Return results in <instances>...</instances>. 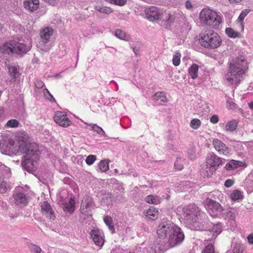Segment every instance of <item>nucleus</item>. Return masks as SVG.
Segmentation results:
<instances>
[{
    "label": "nucleus",
    "mask_w": 253,
    "mask_h": 253,
    "mask_svg": "<svg viewBox=\"0 0 253 253\" xmlns=\"http://www.w3.org/2000/svg\"><path fill=\"white\" fill-rule=\"evenodd\" d=\"M157 233L159 238L162 239H164L169 234L167 244L170 248L180 245L184 239L181 229L169 221H162L158 226Z\"/></svg>",
    "instance_id": "1"
},
{
    "label": "nucleus",
    "mask_w": 253,
    "mask_h": 253,
    "mask_svg": "<svg viewBox=\"0 0 253 253\" xmlns=\"http://www.w3.org/2000/svg\"><path fill=\"white\" fill-rule=\"evenodd\" d=\"M248 68L247 62L243 56L236 57L230 63L225 78L231 84L236 85L239 83Z\"/></svg>",
    "instance_id": "2"
},
{
    "label": "nucleus",
    "mask_w": 253,
    "mask_h": 253,
    "mask_svg": "<svg viewBox=\"0 0 253 253\" xmlns=\"http://www.w3.org/2000/svg\"><path fill=\"white\" fill-rule=\"evenodd\" d=\"M205 207L212 217L223 218L225 219L234 220L235 214L229 209L223 208L217 202L210 198L205 201Z\"/></svg>",
    "instance_id": "3"
},
{
    "label": "nucleus",
    "mask_w": 253,
    "mask_h": 253,
    "mask_svg": "<svg viewBox=\"0 0 253 253\" xmlns=\"http://www.w3.org/2000/svg\"><path fill=\"white\" fill-rule=\"evenodd\" d=\"M29 143L27 141L23 139L19 140L18 142L16 143L13 140L3 138L0 140V149L1 152L5 155H16L19 152L24 153Z\"/></svg>",
    "instance_id": "4"
},
{
    "label": "nucleus",
    "mask_w": 253,
    "mask_h": 253,
    "mask_svg": "<svg viewBox=\"0 0 253 253\" xmlns=\"http://www.w3.org/2000/svg\"><path fill=\"white\" fill-rule=\"evenodd\" d=\"M26 151L24 154V160L21 165L23 168L27 171H34L36 168L37 161L39 160L40 151L39 147L35 143H29L26 148Z\"/></svg>",
    "instance_id": "5"
},
{
    "label": "nucleus",
    "mask_w": 253,
    "mask_h": 253,
    "mask_svg": "<svg viewBox=\"0 0 253 253\" xmlns=\"http://www.w3.org/2000/svg\"><path fill=\"white\" fill-rule=\"evenodd\" d=\"M145 15L150 21L160 19L162 22L161 25L165 26L167 29L171 26L175 19L174 14L165 12L161 14L158 7L156 6H152L146 9Z\"/></svg>",
    "instance_id": "6"
},
{
    "label": "nucleus",
    "mask_w": 253,
    "mask_h": 253,
    "mask_svg": "<svg viewBox=\"0 0 253 253\" xmlns=\"http://www.w3.org/2000/svg\"><path fill=\"white\" fill-rule=\"evenodd\" d=\"M200 42L203 47L212 49L219 47L222 42L220 36L212 30H207L200 34Z\"/></svg>",
    "instance_id": "7"
},
{
    "label": "nucleus",
    "mask_w": 253,
    "mask_h": 253,
    "mask_svg": "<svg viewBox=\"0 0 253 253\" xmlns=\"http://www.w3.org/2000/svg\"><path fill=\"white\" fill-rule=\"evenodd\" d=\"M32 47L30 42L28 44L20 43L16 41H10L5 43L1 47L0 51L4 54L16 53L22 55L26 53Z\"/></svg>",
    "instance_id": "8"
},
{
    "label": "nucleus",
    "mask_w": 253,
    "mask_h": 253,
    "mask_svg": "<svg viewBox=\"0 0 253 253\" xmlns=\"http://www.w3.org/2000/svg\"><path fill=\"white\" fill-rule=\"evenodd\" d=\"M202 23L214 29L218 28L221 22V18L217 13L210 9H203L200 14Z\"/></svg>",
    "instance_id": "9"
},
{
    "label": "nucleus",
    "mask_w": 253,
    "mask_h": 253,
    "mask_svg": "<svg viewBox=\"0 0 253 253\" xmlns=\"http://www.w3.org/2000/svg\"><path fill=\"white\" fill-rule=\"evenodd\" d=\"M201 211L195 204H189L185 206L182 209V216L184 222L188 227L193 223V220L196 219Z\"/></svg>",
    "instance_id": "10"
},
{
    "label": "nucleus",
    "mask_w": 253,
    "mask_h": 253,
    "mask_svg": "<svg viewBox=\"0 0 253 253\" xmlns=\"http://www.w3.org/2000/svg\"><path fill=\"white\" fill-rule=\"evenodd\" d=\"M14 203L20 208H23L28 204V199L23 193V189L21 187H17L13 194Z\"/></svg>",
    "instance_id": "11"
},
{
    "label": "nucleus",
    "mask_w": 253,
    "mask_h": 253,
    "mask_svg": "<svg viewBox=\"0 0 253 253\" xmlns=\"http://www.w3.org/2000/svg\"><path fill=\"white\" fill-rule=\"evenodd\" d=\"M223 160L225 161L224 159L217 156L214 153L211 152L208 154L207 158V166L211 167V172H215L218 167L222 164Z\"/></svg>",
    "instance_id": "12"
},
{
    "label": "nucleus",
    "mask_w": 253,
    "mask_h": 253,
    "mask_svg": "<svg viewBox=\"0 0 253 253\" xmlns=\"http://www.w3.org/2000/svg\"><path fill=\"white\" fill-rule=\"evenodd\" d=\"M54 121L60 126L67 127L71 125V122L64 112H56L54 117Z\"/></svg>",
    "instance_id": "13"
},
{
    "label": "nucleus",
    "mask_w": 253,
    "mask_h": 253,
    "mask_svg": "<svg viewBox=\"0 0 253 253\" xmlns=\"http://www.w3.org/2000/svg\"><path fill=\"white\" fill-rule=\"evenodd\" d=\"M41 211L43 215H45L50 220H54L55 218L54 211L50 205L47 202L44 201L41 204Z\"/></svg>",
    "instance_id": "14"
},
{
    "label": "nucleus",
    "mask_w": 253,
    "mask_h": 253,
    "mask_svg": "<svg viewBox=\"0 0 253 253\" xmlns=\"http://www.w3.org/2000/svg\"><path fill=\"white\" fill-rule=\"evenodd\" d=\"M94 207L95 204L92 199L89 196L85 197L81 203V213L83 215H85L84 213H88L89 212H90L91 210L93 209Z\"/></svg>",
    "instance_id": "15"
},
{
    "label": "nucleus",
    "mask_w": 253,
    "mask_h": 253,
    "mask_svg": "<svg viewBox=\"0 0 253 253\" xmlns=\"http://www.w3.org/2000/svg\"><path fill=\"white\" fill-rule=\"evenodd\" d=\"M90 234L94 243L97 246H103L104 239L103 238V233L101 230L98 229H93L90 231Z\"/></svg>",
    "instance_id": "16"
},
{
    "label": "nucleus",
    "mask_w": 253,
    "mask_h": 253,
    "mask_svg": "<svg viewBox=\"0 0 253 253\" xmlns=\"http://www.w3.org/2000/svg\"><path fill=\"white\" fill-rule=\"evenodd\" d=\"M213 145L215 149L220 154L226 155L228 153L227 147L219 139H214L213 140Z\"/></svg>",
    "instance_id": "17"
},
{
    "label": "nucleus",
    "mask_w": 253,
    "mask_h": 253,
    "mask_svg": "<svg viewBox=\"0 0 253 253\" xmlns=\"http://www.w3.org/2000/svg\"><path fill=\"white\" fill-rule=\"evenodd\" d=\"M202 216H203L204 218L203 220V222L201 225H195L194 226H192V230H207L208 229L209 227L210 226L209 224L211 223L210 222L209 218L205 214L202 215Z\"/></svg>",
    "instance_id": "18"
},
{
    "label": "nucleus",
    "mask_w": 253,
    "mask_h": 253,
    "mask_svg": "<svg viewBox=\"0 0 253 253\" xmlns=\"http://www.w3.org/2000/svg\"><path fill=\"white\" fill-rule=\"evenodd\" d=\"M62 209L65 212L73 213L75 210L74 198H71L68 202L63 203Z\"/></svg>",
    "instance_id": "19"
},
{
    "label": "nucleus",
    "mask_w": 253,
    "mask_h": 253,
    "mask_svg": "<svg viewBox=\"0 0 253 253\" xmlns=\"http://www.w3.org/2000/svg\"><path fill=\"white\" fill-rule=\"evenodd\" d=\"M243 164V163L241 161L232 160L226 164L225 169L227 170H231L238 168L239 167L242 166Z\"/></svg>",
    "instance_id": "20"
},
{
    "label": "nucleus",
    "mask_w": 253,
    "mask_h": 253,
    "mask_svg": "<svg viewBox=\"0 0 253 253\" xmlns=\"http://www.w3.org/2000/svg\"><path fill=\"white\" fill-rule=\"evenodd\" d=\"M9 73L12 78L10 80L11 82H15L16 79L19 77V72L18 68L15 66H10L8 67Z\"/></svg>",
    "instance_id": "21"
},
{
    "label": "nucleus",
    "mask_w": 253,
    "mask_h": 253,
    "mask_svg": "<svg viewBox=\"0 0 253 253\" xmlns=\"http://www.w3.org/2000/svg\"><path fill=\"white\" fill-rule=\"evenodd\" d=\"M208 230H209L212 236L214 238H215L221 232V225L220 223H218L216 224H214L211 229L208 228Z\"/></svg>",
    "instance_id": "22"
},
{
    "label": "nucleus",
    "mask_w": 253,
    "mask_h": 253,
    "mask_svg": "<svg viewBox=\"0 0 253 253\" xmlns=\"http://www.w3.org/2000/svg\"><path fill=\"white\" fill-rule=\"evenodd\" d=\"M115 36L117 38L124 41H129L131 40V37L129 35H126L125 32L120 29H117L115 30Z\"/></svg>",
    "instance_id": "23"
},
{
    "label": "nucleus",
    "mask_w": 253,
    "mask_h": 253,
    "mask_svg": "<svg viewBox=\"0 0 253 253\" xmlns=\"http://www.w3.org/2000/svg\"><path fill=\"white\" fill-rule=\"evenodd\" d=\"M145 213L148 218L153 220L157 218L158 211L154 208H151L147 210Z\"/></svg>",
    "instance_id": "24"
},
{
    "label": "nucleus",
    "mask_w": 253,
    "mask_h": 253,
    "mask_svg": "<svg viewBox=\"0 0 253 253\" xmlns=\"http://www.w3.org/2000/svg\"><path fill=\"white\" fill-rule=\"evenodd\" d=\"M238 122L236 120H232L228 122L225 126L226 131H232L236 129Z\"/></svg>",
    "instance_id": "25"
},
{
    "label": "nucleus",
    "mask_w": 253,
    "mask_h": 253,
    "mask_svg": "<svg viewBox=\"0 0 253 253\" xmlns=\"http://www.w3.org/2000/svg\"><path fill=\"white\" fill-rule=\"evenodd\" d=\"M199 66L196 64H192L189 69V74L193 79H195L198 77Z\"/></svg>",
    "instance_id": "26"
},
{
    "label": "nucleus",
    "mask_w": 253,
    "mask_h": 253,
    "mask_svg": "<svg viewBox=\"0 0 253 253\" xmlns=\"http://www.w3.org/2000/svg\"><path fill=\"white\" fill-rule=\"evenodd\" d=\"M145 201L150 204H153L157 205L159 203H160V199L159 197L156 196H154L153 195H150L149 196H147L145 199Z\"/></svg>",
    "instance_id": "27"
},
{
    "label": "nucleus",
    "mask_w": 253,
    "mask_h": 253,
    "mask_svg": "<svg viewBox=\"0 0 253 253\" xmlns=\"http://www.w3.org/2000/svg\"><path fill=\"white\" fill-rule=\"evenodd\" d=\"M52 35V30H50L48 28H45L41 32V37L44 40L48 41L51 36Z\"/></svg>",
    "instance_id": "28"
},
{
    "label": "nucleus",
    "mask_w": 253,
    "mask_h": 253,
    "mask_svg": "<svg viewBox=\"0 0 253 253\" xmlns=\"http://www.w3.org/2000/svg\"><path fill=\"white\" fill-rule=\"evenodd\" d=\"M203 214H205L203 212L201 211L199 213V215H198V216H197L196 219H194V220H193V223H192L191 224H190L188 227L192 229V226L195 227V225H196V224H197V226L201 225L203 222V220L204 218L203 216H202V215Z\"/></svg>",
    "instance_id": "29"
},
{
    "label": "nucleus",
    "mask_w": 253,
    "mask_h": 253,
    "mask_svg": "<svg viewBox=\"0 0 253 253\" xmlns=\"http://www.w3.org/2000/svg\"><path fill=\"white\" fill-rule=\"evenodd\" d=\"M98 168L101 172H106L109 169V162L107 160H101L98 165Z\"/></svg>",
    "instance_id": "30"
},
{
    "label": "nucleus",
    "mask_w": 253,
    "mask_h": 253,
    "mask_svg": "<svg viewBox=\"0 0 253 253\" xmlns=\"http://www.w3.org/2000/svg\"><path fill=\"white\" fill-rule=\"evenodd\" d=\"M104 221L108 226L110 230L111 231L112 233H114L115 231V227L113 223L112 217L107 215L104 217Z\"/></svg>",
    "instance_id": "31"
},
{
    "label": "nucleus",
    "mask_w": 253,
    "mask_h": 253,
    "mask_svg": "<svg viewBox=\"0 0 253 253\" xmlns=\"http://www.w3.org/2000/svg\"><path fill=\"white\" fill-rule=\"evenodd\" d=\"M112 202L111 194L110 193H107L102 195L101 202L105 205H109Z\"/></svg>",
    "instance_id": "32"
},
{
    "label": "nucleus",
    "mask_w": 253,
    "mask_h": 253,
    "mask_svg": "<svg viewBox=\"0 0 253 253\" xmlns=\"http://www.w3.org/2000/svg\"><path fill=\"white\" fill-rule=\"evenodd\" d=\"M225 33L230 38H235L240 37V33L235 32L231 28H226L225 29Z\"/></svg>",
    "instance_id": "33"
},
{
    "label": "nucleus",
    "mask_w": 253,
    "mask_h": 253,
    "mask_svg": "<svg viewBox=\"0 0 253 253\" xmlns=\"http://www.w3.org/2000/svg\"><path fill=\"white\" fill-rule=\"evenodd\" d=\"M249 11L250 10L248 9H245L243 10L238 17V20L240 23L242 30L244 29L243 20L246 16L249 13Z\"/></svg>",
    "instance_id": "34"
},
{
    "label": "nucleus",
    "mask_w": 253,
    "mask_h": 253,
    "mask_svg": "<svg viewBox=\"0 0 253 253\" xmlns=\"http://www.w3.org/2000/svg\"><path fill=\"white\" fill-rule=\"evenodd\" d=\"M10 189V185L4 181H0V193H6Z\"/></svg>",
    "instance_id": "35"
},
{
    "label": "nucleus",
    "mask_w": 253,
    "mask_h": 253,
    "mask_svg": "<svg viewBox=\"0 0 253 253\" xmlns=\"http://www.w3.org/2000/svg\"><path fill=\"white\" fill-rule=\"evenodd\" d=\"M231 198L233 201L238 200L243 198L241 192L238 190H234L230 195Z\"/></svg>",
    "instance_id": "36"
},
{
    "label": "nucleus",
    "mask_w": 253,
    "mask_h": 253,
    "mask_svg": "<svg viewBox=\"0 0 253 253\" xmlns=\"http://www.w3.org/2000/svg\"><path fill=\"white\" fill-rule=\"evenodd\" d=\"M95 9L98 11L109 14L112 12V9L107 6H96Z\"/></svg>",
    "instance_id": "37"
},
{
    "label": "nucleus",
    "mask_w": 253,
    "mask_h": 253,
    "mask_svg": "<svg viewBox=\"0 0 253 253\" xmlns=\"http://www.w3.org/2000/svg\"><path fill=\"white\" fill-rule=\"evenodd\" d=\"M25 8L31 12H33L38 9L36 6L32 5L31 0H27L24 2Z\"/></svg>",
    "instance_id": "38"
},
{
    "label": "nucleus",
    "mask_w": 253,
    "mask_h": 253,
    "mask_svg": "<svg viewBox=\"0 0 253 253\" xmlns=\"http://www.w3.org/2000/svg\"><path fill=\"white\" fill-rule=\"evenodd\" d=\"M201 125V121L198 119H194L190 122V126L194 129H197Z\"/></svg>",
    "instance_id": "39"
},
{
    "label": "nucleus",
    "mask_w": 253,
    "mask_h": 253,
    "mask_svg": "<svg viewBox=\"0 0 253 253\" xmlns=\"http://www.w3.org/2000/svg\"><path fill=\"white\" fill-rule=\"evenodd\" d=\"M91 128L92 130L96 131L98 134L103 136H106V134L103 129L97 125H92Z\"/></svg>",
    "instance_id": "40"
},
{
    "label": "nucleus",
    "mask_w": 253,
    "mask_h": 253,
    "mask_svg": "<svg viewBox=\"0 0 253 253\" xmlns=\"http://www.w3.org/2000/svg\"><path fill=\"white\" fill-rule=\"evenodd\" d=\"M181 54L179 52H177L173 57L172 63L175 66H177L179 65L180 62Z\"/></svg>",
    "instance_id": "41"
},
{
    "label": "nucleus",
    "mask_w": 253,
    "mask_h": 253,
    "mask_svg": "<svg viewBox=\"0 0 253 253\" xmlns=\"http://www.w3.org/2000/svg\"><path fill=\"white\" fill-rule=\"evenodd\" d=\"M29 250L32 253H41V248L35 244H31L29 246Z\"/></svg>",
    "instance_id": "42"
},
{
    "label": "nucleus",
    "mask_w": 253,
    "mask_h": 253,
    "mask_svg": "<svg viewBox=\"0 0 253 253\" xmlns=\"http://www.w3.org/2000/svg\"><path fill=\"white\" fill-rule=\"evenodd\" d=\"M174 167L176 169L180 170L183 169V165L182 164V160L181 158H177L175 163Z\"/></svg>",
    "instance_id": "43"
},
{
    "label": "nucleus",
    "mask_w": 253,
    "mask_h": 253,
    "mask_svg": "<svg viewBox=\"0 0 253 253\" xmlns=\"http://www.w3.org/2000/svg\"><path fill=\"white\" fill-rule=\"evenodd\" d=\"M19 125V122L15 119H11L9 120L6 124V126L11 127H15L18 126Z\"/></svg>",
    "instance_id": "44"
},
{
    "label": "nucleus",
    "mask_w": 253,
    "mask_h": 253,
    "mask_svg": "<svg viewBox=\"0 0 253 253\" xmlns=\"http://www.w3.org/2000/svg\"><path fill=\"white\" fill-rule=\"evenodd\" d=\"M246 181L250 187L253 189V170L248 174Z\"/></svg>",
    "instance_id": "45"
},
{
    "label": "nucleus",
    "mask_w": 253,
    "mask_h": 253,
    "mask_svg": "<svg viewBox=\"0 0 253 253\" xmlns=\"http://www.w3.org/2000/svg\"><path fill=\"white\" fill-rule=\"evenodd\" d=\"M110 3H113L116 5L122 6L126 2V0H105Z\"/></svg>",
    "instance_id": "46"
},
{
    "label": "nucleus",
    "mask_w": 253,
    "mask_h": 253,
    "mask_svg": "<svg viewBox=\"0 0 253 253\" xmlns=\"http://www.w3.org/2000/svg\"><path fill=\"white\" fill-rule=\"evenodd\" d=\"M203 253H215L214 248L212 244H208L203 251Z\"/></svg>",
    "instance_id": "47"
},
{
    "label": "nucleus",
    "mask_w": 253,
    "mask_h": 253,
    "mask_svg": "<svg viewBox=\"0 0 253 253\" xmlns=\"http://www.w3.org/2000/svg\"><path fill=\"white\" fill-rule=\"evenodd\" d=\"M233 253H244V249L240 244H235L233 249Z\"/></svg>",
    "instance_id": "48"
},
{
    "label": "nucleus",
    "mask_w": 253,
    "mask_h": 253,
    "mask_svg": "<svg viewBox=\"0 0 253 253\" xmlns=\"http://www.w3.org/2000/svg\"><path fill=\"white\" fill-rule=\"evenodd\" d=\"M96 160V156L93 155L88 156L85 160L86 163L88 165H91Z\"/></svg>",
    "instance_id": "49"
},
{
    "label": "nucleus",
    "mask_w": 253,
    "mask_h": 253,
    "mask_svg": "<svg viewBox=\"0 0 253 253\" xmlns=\"http://www.w3.org/2000/svg\"><path fill=\"white\" fill-rule=\"evenodd\" d=\"M1 168L0 169V172H1L3 175L8 174L10 172V169L9 168L6 167L4 165H0Z\"/></svg>",
    "instance_id": "50"
},
{
    "label": "nucleus",
    "mask_w": 253,
    "mask_h": 253,
    "mask_svg": "<svg viewBox=\"0 0 253 253\" xmlns=\"http://www.w3.org/2000/svg\"><path fill=\"white\" fill-rule=\"evenodd\" d=\"M43 93L46 98L50 100V101L55 102V100L53 96L50 94L49 91L47 89H45L43 90Z\"/></svg>",
    "instance_id": "51"
},
{
    "label": "nucleus",
    "mask_w": 253,
    "mask_h": 253,
    "mask_svg": "<svg viewBox=\"0 0 253 253\" xmlns=\"http://www.w3.org/2000/svg\"><path fill=\"white\" fill-rule=\"evenodd\" d=\"M155 96L158 99H162L161 101L164 102L166 99V96L163 92H157L155 93Z\"/></svg>",
    "instance_id": "52"
},
{
    "label": "nucleus",
    "mask_w": 253,
    "mask_h": 253,
    "mask_svg": "<svg viewBox=\"0 0 253 253\" xmlns=\"http://www.w3.org/2000/svg\"><path fill=\"white\" fill-rule=\"evenodd\" d=\"M211 167L207 166L206 169L204 170L205 175H206L208 177L212 175L214 172H211Z\"/></svg>",
    "instance_id": "53"
},
{
    "label": "nucleus",
    "mask_w": 253,
    "mask_h": 253,
    "mask_svg": "<svg viewBox=\"0 0 253 253\" xmlns=\"http://www.w3.org/2000/svg\"><path fill=\"white\" fill-rule=\"evenodd\" d=\"M234 183V182L233 180L227 179L225 181L224 186L227 188H229L232 186Z\"/></svg>",
    "instance_id": "54"
},
{
    "label": "nucleus",
    "mask_w": 253,
    "mask_h": 253,
    "mask_svg": "<svg viewBox=\"0 0 253 253\" xmlns=\"http://www.w3.org/2000/svg\"><path fill=\"white\" fill-rule=\"evenodd\" d=\"M219 118L218 116L214 115H212L210 118V121L213 124H216L218 122Z\"/></svg>",
    "instance_id": "55"
},
{
    "label": "nucleus",
    "mask_w": 253,
    "mask_h": 253,
    "mask_svg": "<svg viewBox=\"0 0 253 253\" xmlns=\"http://www.w3.org/2000/svg\"><path fill=\"white\" fill-rule=\"evenodd\" d=\"M35 86L37 88H42L44 86V83L41 81H36L35 82Z\"/></svg>",
    "instance_id": "56"
},
{
    "label": "nucleus",
    "mask_w": 253,
    "mask_h": 253,
    "mask_svg": "<svg viewBox=\"0 0 253 253\" xmlns=\"http://www.w3.org/2000/svg\"><path fill=\"white\" fill-rule=\"evenodd\" d=\"M46 2L52 5H55L59 2V0H43Z\"/></svg>",
    "instance_id": "57"
},
{
    "label": "nucleus",
    "mask_w": 253,
    "mask_h": 253,
    "mask_svg": "<svg viewBox=\"0 0 253 253\" xmlns=\"http://www.w3.org/2000/svg\"><path fill=\"white\" fill-rule=\"evenodd\" d=\"M248 242L250 244H253V234H250L248 237Z\"/></svg>",
    "instance_id": "58"
},
{
    "label": "nucleus",
    "mask_w": 253,
    "mask_h": 253,
    "mask_svg": "<svg viewBox=\"0 0 253 253\" xmlns=\"http://www.w3.org/2000/svg\"><path fill=\"white\" fill-rule=\"evenodd\" d=\"M31 2H32V5L36 6L38 8V5L39 3V0H31Z\"/></svg>",
    "instance_id": "59"
},
{
    "label": "nucleus",
    "mask_w": 253,
    "mask_h": 253,
    "mask_svg": "<svg viewBox=\"0 0 253 253\" xmlns=\"http://www.w3.org/2000/svg\"><path fill=\"white\" fill-rule=\"evenodd\" d=\"M185 5H186V7H187V8H188V9H190V8L192 7L191 3L188 0L186 1Z\"/></svg>",
    "instance_id": "60"
},
{
    "label": "nucleus",
    "mask_w": 253,
    "mask_h": 253,
    "mask_svg": "<svg viewBox=\"0 0 253 253\" xmlns=\"http://www.w3.org/2000/svg\"><path fill=\"white\" fill-rule=\"evenodd\" d=\"M133 51L135 54V55H137L139 52V48L136 47H134L132 48Z\"/></svg>",
    "instance_id": "61"
},
{
    "label": "nucleus",
    "mask_w": 253,
    "mask_h": 253,
    "mask_svg": "<svg viewBox=\"0 0 253 253\" xmlns=\"http://www.w3.org/2000/svg\"><path fill=\"white\" fill-rule=\"evenodd\" d=\"M231 3H234V2H239L241 1L242 0H229Z\"/></svg>",
    "instance_id": "62"
},
{
    "label": "nucleus",
    "mask_w": 253,
    "mask_h": 253,
    "mask_svg": "<svg viewBox=\"0 0 253 253\" xmlns=\"http://www.w3.org/2000/svg\"><path fill=\"white\" fill-rule=\"evenodd\" d=\"M17 217V215H14L13 214L10 215L9 218L10 220L13 219L15 218H16Z\"/></svg>",
    "instance_id": "63"
},
{
    "label": "nucleus",
    "mask_w": 253,
    "mask_h": 253,
    "mask_svg": "<svg viewBox=\"0 0 253 253\" xmlns=\"http://www.w3.org/2000/svg\"><path fill=\"white\" fill-rule=\"evenodd\" d=\"M249 107L251 109L253 110V101L249 104Z\"/></svg>",
    "instance_id": "64"
}]
</instances>
